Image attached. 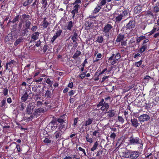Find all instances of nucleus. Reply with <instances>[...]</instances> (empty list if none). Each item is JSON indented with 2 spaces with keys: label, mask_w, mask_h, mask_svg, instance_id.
Masks as SVG:
<instances>
[{
  "label": "nucleus",
  "mask_w": 159,
  "mask_h": 159,
  "mask_svg": "<svg viewBox=\"0 0 159 159\" xmlns=\"http://www.w3.org/2000/svg\"><path fill=\"white\" fill-rule=\"evenodd\" d=\"M73 22L72 21H70L68 22V23L66 27V29L68 30H71V28L73 26Z\"/></svg>",
  "instance_id": "obj_35"
},
{
  "label": "nucleus",
  "mask_w": 159,
  "mask_h": 159,
  "mask_svg": "<svg viewBox=\"0 0 159 159\" xmlns=\"http://www.w3.org/2000/svg\"><path fill=\"white\" fill-rule=\"evenodd\" d=\"M13 39V37L10 33L7 34L5 37L4 39V42L5 43L7 42L11 41Z\"/></svg>",
  "instance_id": "obj_17"
},
{
  "label": "nucleus",
  "mask_w": 159,
  "mask_h": 159,
  "mask_svg": "<svg viewBox=\"0 0 159 159\" xmlns=\"http://www.w3.org/2000/svg\"><path fill=\"white\" fill-rule=\"evenodd\" d=\"M145 39H146V37L145 36H140L139 37L137 38L136 39V42L137 43H139L141 40Z\"/></svg>",
  "instance_id": "obj_37"
},
{
  "label": "nucleus",
  "mask_w": 159,
  "mask_h": 159,
  "mask_svg": "<svg viewBox=\"0 0 159 159\" xmlns=\"http://www.w3.org/2000/svg\"><path fill=\"white\" fill-rule=\"evenodd\" d=\"M33 112V110L30 107H28L26 109V112L28 114H31Z\"/></svg>",
  "instance_id": "obj_46"
},
{
  "label": "nucleus",
  "mask_w": 159,
  "mask_h": 159,
  "mask_svg": "<svg viewBox=\"0 0 159 159\" xmlns=\"http://www.w3.org/2000/svg\"><path fill=\"white\" fill-rule=\"evenodd\" d=\"M120 14L123 16V19H125L128 16V11L126 9H125Z\"/></svg>",
  "instance_id": "obj_21"
},
{
  "label": "nucleus",
  "mask_w": 159,
  "mask_h": 159,
  "mask_svg": "<svg viewBox=\"0 0 159 159\" xmlns=\"http://www.w3.org/2000/svg\"><path fill=\"white\" fill-rule=\"evenodd\" d=\"M67 127V123L66 122L60 123L58 126V130L61 131L62 129H66Z\"/></svg>",
  "instance_id": "obj_13"
},
{
  "label": "nucleus",
  "mask_w": 159,
  "mask_h": 159,
  "mask_svg": "<svg viewBox=\"0 0 159 159\" xmlns=\"http://www.w3.org/2000/svg\"><path fill=\"white\" fill-rule=\"evenodd\" d=\"M150 119V116L147 114H142L139 117V120L140 122L148 121Z\"/></svg>",
  "instance_id": "obj_9"
},
{
  "label": "nucleus",
  "mask_w": 159,
  "mask_h": 159,
  "mask_svg": "<svg viewBox=\"0 0 159 159\" xmlns=\"http://www.w3.org/2000/svg\"><path fill=\"white\" fill-rule=\"evenodd\" d=\"M106 0H101L98 2L97 6L94 9L93 13H98L100 10L102 8L103 6H104L106 4Z\"/></svg>",
  "instance_id": "obj_5"
},
{
  "label": "nucleus",
  "mask_w": 159,
  "mask_h": 159,
  "mask_svg": "<svg viewBox=\"0 0 159 159\" xmlns=\"http://www.w3.org/2000/svg\"><path fill=\"white\" fill-rule=\"evenodd\" d=\"M129 144L130 145H139L140 147L143 146L142 140L138 137L133 134L129 137Z\"/></svg>",
  "instance_id": "obj_3"
},
{
  "label": "nucleus",
  "mask_w": 159,
  "mask_h": 159,
  "mask_svg": "<svg viewBox=\"0 0 159 159\" xmlns=\"http://www.w3.org/2000/svg\"><path fill=\"white\" fill-rule=\"evenodd\" d=\"M118 121L121 123V124H123L124 122V120L123 117L121 116H118Z\"/></svg>",
  "instance_id": "obj_48"
},
{
  "label": "nucleus",
  "mask_w": 159,
  "mask_h": 159,
  "mask_svg": "<svg viewBox=\"0 0 159 159\" xmlns=\"http://www.w3.org/2000/svg\"><path fill=\"white\" fill-rule=\"evenodd\" d=\"M78 11L75 10L74 9L72 10L71 11V13L72 14V17L74 18L75 17V14H77L78 13Z\"/></svg>",
  "instance_id": "obj_52"
},
{
  "label": "nucleus",
  "mask_w": 159,
  "mask_h": 159,
  "mask_svg": "<svg viewBox=\"0 0 159 159\" xmlns=\"http://www.w3.org/2000/svg\"><path fill=\"white\" fill-rule=\"evenodd\" d=\"M29 95L27 92H25L24 94L21 97V99L22 102H25L28 99Z\"/></svg>",
  "instance_id": "obj_20"
},
{
  "label": "nucleus",
  "mask_w": 159,
  "mask_h": 159,
  "mask_svg": "<svg viewBox=\"0 0 159 159\" xmlns=\"http://www.w3.org/2000/svg\"><path fill=\"white\" fill-rule=\"evenodd\" d=\"M20 15H17L11 21V22L14 23L19 21L20 20Z\"/></svg>",
  "instance_id": "obj_39"
},
{
  "label": "nucleus",
  "mask_w": 159,
  "mask_h": 159,
  "mask_svg": "<svg viewBox=\"0 0 159 159\" xmlns=\"http://www.w3.org/2000/svg\"><path fill=\"white\" fill-rule=\"evenodd\" d=\"M39 33L38 32H35L31 36V38L33 39L34 41L38 38L39 36Z\"/></svg>",
  "instance_id": "obj_24"
},
{
  "label": "nucleus",
  "mask_w": 159,
  "mask_h": 159,
  "mask_svg": "<svg viewBox=\"0 0 159 159\" xmlns=\"http://www.w3.org/2000/svg\"><path fill=\"white\" fill-rule=\"evenodd\" d=\"M116 111L114 110H110L106 113H108L107 116L108 118H111L114 116L115 115Z\"/></svg>",
  "instance_id": "obj_14"
},
{
  "label": "nucleus",
  "mask_w": 159,
  "mask_h": 159,
  "mask_svg": "<svg viewBox=\"0 0 159 159\" xmlns=\"http://www.w3.org/2000/svg\"><path fill=\"white\" fill-rule=\"evenodd\" d=\"M57 122L59 123H61L65 122V121L63 119H61L59 117L57 119Z\"/></svg>",
  "instance_id": "obj_55"
},
{
  "label": "nucleus",
  "mask_w": 159,
  "mask_h": 159,
  "mask_svg": "<svg viewBox=\"0 0 159 159\" xmlns=\"http://www.w3.org/2000/svg\"><path fill=\"white\" fill-rule=\"evenodd\" d=\"M86 141L90 143H92L93 142V140L92 138L89 137V134H87L86 137Z\"/></svg>",
  "instance_id": "obj_31"
},
{
  "label": "nucleus",
  "mask_w": 159,
  "mask_h": 159,
  "mask_svg": "<svg viewBox=\"0 0 159 159\" xmlns=\"http://www.w3.org/2000/svg\"><path fill=\"white\" fill-rule=\"evenodd\" d=\"M128 115V112L127 111H125L124 112V115H125V118L126 119V120L127 121V122L129 121V120L128 119V116H127Z\"/></svg>",
  "instance_id": "obj_56"
},
{
  "label": "nucleus",
  "mask_w": 159,
  "mask_h": 159,
  "mask_svg": "<svg viewBox=\"0 0 159 159\" xmlns=\"http://www.w3.org/2000/svg\"><path fill=\"white\" fill-rule=\"evenodd\" d=\"M92 23H87L85 24V30H89L91 29H92Z\"/></svg>",
  "instance_id": "obj_32"
},
{
  "label": "nucleus",
  "mask_w": 159,
  "mask_h": 159,
  "mask_svg": "<svg viewBox=\"0 0 159 159\" xmlns=\"http://www.w3.org/2000/svg\"><path fill=\"white\" fill-rule=\"evenodd\" d=\"M143 62V60L141 59L139 61L136 62L134 64V65L136 67H139L142 65Z\"/></svg>",
  "instance_id": "obj_40"
},
{
  "label": "nucleus",
  "mask_w": 159,
  "mask_h": 159,
  "mask_svg": "<svg viewBox=\"0 0 159 159\" xmlns=\"http://www.w3.org/2000/svg\"><path fill=\"white\" fill-rule=\"evenodd\" d=\"M135 26V22L133 20H130L128 23H127L125 28L126 30H129V31H132Z\"/></svg>",
  "instance_id": "obj_6"
},
{
  "label": "nucleus",
  "mask_w": 159,
  "mask_h": 159,
  "mask_svg": "<svg viewBox=\"0 0 159 159\" xmlns=\"http://www.w3.org/2000/svg\"><path fill=\"white\" fill-rule=\"evenodd\" d=\"M78 149L80 151H81L83 152L84 156H87L85 150L83 148L81 147H79Z\"/></svg>",
  "instance_id": "obj_53"
},
{
  "label": "nucleus",
  "mask_w": 159,
  "mask_h": 159,
  "mask_svg": "<svg viewBox=\"0 0 159 159\" xmlns=\"http://www.w3.org/2000/svg\"><path fill=\"white\" fill-rule=\"evenodd\" d=\"M107 67L104 69L102 71L99 73L98 74V76L100 75H101L105 73V72L107 71Z\"/></svg>",
  "instance_id": "obj_57"
},
{
  "label": "nucleus",
  "mask_w": 159,
  "mask_h": 159,
  "mask_svg": "<svg viewBox=\"0 0 159 159\" xmlns=\"http://www.w3.org/2000/svg\"><path fill=\"white\" fill-rule=\"evenodd\" d=\"M41 3L42 4H43V6L44 7H46L48 4L47 0H42Z\"/></svg>",
  "instance_id": "obj_59"
},
{
  "label": "nucleus",
  "mask_w": 159,
  "mask_h": 159,
  "mask_svg": "<svg viewBox=\"0 0 159 159\" xmlns=\"http://www.w3.org/2000/svg\"><path fill=\"white\" fill-rule=\"evenodd\" d=\"M147 16H154V15L153 13L150 11H148L146 14Z\"/></svg>",
  "instance_id": "obj_61"
},
{
  "label": "nucleus",
  "mask_w": 159,
  "mask_h": 159,
  "mask_svg": "<svg viewBox=\"0 0 159 159\" xmlns=\"http://www.w3.org/2000/svg\"><path fill=\"white\" fill-rule=\"evenodd\" d=\"M57 118L53 116L52 120L49 124V126H50V129L52 130H55L57 129Z\"/></svg>",
  "instance_id": "obj_7"
},
{
  "label": "nucleus",
  "mask_w": 159,
  "mask_h": 159,
  "mask_svg": "<svg viewBox=\"0 0 159 159\" xmlns=\"http://www.w3.org/2000/svg\"><path fill=\"white\" fill-rule=\"evenodd\" d=\"M48 45H45L42 49V50L43 53H45L48 48Z\"/></svg>",
  "instance_id": "obj_51"
},
{
  "label": "nucleus",
  "mask_w": 159,
  "mask_h": 159,
  "mask_svg": "<svg viewBox=\"0 0 159 159\" xmlns=\"http://www.w3.org/2000/svg\"><path fill=\"white\" fill-rule=\"evenodd\" d=\"M44 104L45 105V106L47 108V109H46V108L45 110L47 111L48 109L51 108L52 106L51 105V104L50 103V102H48L47 100L44 102Z\"/></svg>",
  "instance_id": "obj_27"
},
{
  "label": "nucleus",
  "mask_w": 159,
  "mask_h": 159,
  "mask_svg": "<svg viewBox=\"0 0 159 159\" xmlns=\"http://www.w3.org/2000/svg\"><path fill=\"white\" fill-rule=\"evenodd\" d=\"M8 90L7 88H4L3 90V93L4 96H6L8 94Z\"/></svg>",
  "instance_id": "obj_49"
},
{
  "label": "nucleus",
  "mask_w": 159,
  "mask_h": 159,
  "mask_svg": "<svg viewBox=\"0 0 159 159\" xmlns=\"http://www.w3.org/2000/svg\"><path fill=\"white\" fill-rule=\"evenodd\" d=\"M52 31L55 32V34L51 39L50 42L52 43H53L55 40L61 35L62 33V30L59 26H56L54 27Z\"/></svg>",
  "instance_id": "obj_4"
},
{
  "label": "nucleus",
  "mask_w": 159,
  "mask_h": 159,
  "mask_svg": "<svg viewBox=\"0 0 159 159\" xmlns=\"http://www.w3.org/2000/svg\"><path fill=\"white\" fill-rule=\"evenodd\" d=\"M86 73L87 71L83 72L80 75H79V77L81 79H83L85 78Z\"/></svg>",
  "instance_id": "obj_47"
},
{
  "label": "nucleus",
  "mask_w": 159,
  "mask_h": 159,
  "mask_svg": "<svg viewBox=\"0 0 159 159\" xmlns=\"http://www.w3.org/2000/svg\"><path fill=\"white\" fill-rule=\"evenodd\" d=\"M52 93L49 90H47L45 94V96L46 97V99L47 100L48 99H49L51 98Z\"/></svg>",
  "instance_id": "obj_26"
},
{
  "label": "nucleus",
  "mask_w": 159,
  "mask_h": 159,
  "mask_svg": "<svg viewBox=\"0 0 159 159\" xmlns=\"http://www.w3.org/2000/svg\"><path fill=\"white\" fill-rule=\"evenodd\" d=\"M109 105L108 103L104 102L103 105L101 107L100 109L102 111H107L109 107Z\"/></svg>",
  "instance_id": "obj_19"
},
{
  "label": "nucleus",
  "mask_w": 159,
  "mask_h": 159,
  "mask_svg": "<svg viewBox=\"0 0 159 159\" xmlns=\"http://www.w3.org/2000/svg\"><path fill=\"white\" fill-rule=\"evenodd\" d=\"M46 18L45 17L44 18L43 21V23L42 25L44 28H47L49 24L48 21L46 20Z\"/></svg>",
  "instance_id": "obj_30"
},
{
  "label": "nucleus",
  "mask_w": 159,
  "mask_h": 159,
  "mask_svg": "<svg viewBox=\"0 0 159 159\" xmlns=\"http://www.w3.org/2000/svg\"><path fill=\"white\" fill-rule=\"evenodd\" d=\"M67 117V116L66 114H63L62 115L60 116L59 117L62 119H63L65 121H66V118Z\"/></svg>",
  "instance_id": "obj_64"
},
{
  "label": "nucleus",
  "mask_w": 159,
  "mask_h": 159,
  "mask_svg": "<svg viewBox=\"0 0 159 159\" xmlns=\"http://www.w3.org/2000/svg\"><path fill=\"white\" fill-rule=\"evenodd\" d=\"M31 24V23L30 21L28 20H25V25L26 28L25 29V30H27L28 29L30 28Z\"/></svg>",
  "instance_id": "obj_33"
},
{
  "label": "nucleus",
  "mask_w": 159,
  "mask_h": 159,
  "mask_svg": "<svg viewBox=\"0 0 159 159\" xmlns=\"http://www.w3.org/2000/svg\"><path fill=\"white\" fill-rule=\"evenodd\" d=\"M113 23L112 22H108L106 24L102 29L103 34L107 38H109L113 30Z\"/></svg>",
  "instance_id": "obj_2"
},
{
  "label": "nucleus",
  "mask_w": 159,
  "mask_h": 159,
  "mask_svg": "<svg viewBox=\"0 0 159 159\" xmlns=\"http://www.w3.org/2000/svg\"><path fill=\"white\" fill-rule=\"evenodd\" d=\"M12 143L15 144L16 145V148L17 149V151L18 152H20V146L19 145L17 144L15 142H13Z\"/></svg>",
  "instance_id": "obj_54"
},
{
  "label": "nucleus",
  "mask_w": 159,
  "mask_h": 159,
  "mask_svg": "<svg viewBox=\"0 0 159 159\" xmlns=\"http://www.w3.org/2000/svg\"><path fill=\"white\" fill-rule=\"evenodd\" d=\"M125 38V35L123 34H119L117 37L116 41L117 43H119L122 41Z\"/></svg>",
  "instance_id": "obj_16"
},
{
  "label": "nucleus",
  "mask_w": 159,
  "mask_h": 159,
  "mask_svg": "<svg viewBox=\"0 0 159 159\" xmlns=\"http://www.w3.org/2000/svg\"><path fill=\"white\" fill-rule=\"evenodd\" d=\"M32 90L34 91L35 93V97H37V96L38 97L40 95L41 91L38 88L35 87L34 89V88H33Z\"/></svg>",
  "instance_id": "obj_22"
},
{
  "label": "nucleus",
  "mask_w": 159,
  "mask_h": 159,
  "mask_svg": "<svg viewBox=\"0 0 159 159\" xmlns=\"http://www.w3.org/2000/svg\"><path fill=\"white\" fill-rule=\"evenodd\" d=\"M43 141L46 144H48L51 143V140L48 138H45V139L43 140Z\"/></svg>",
  "instance_id": "obj_45"
},
{
  "label": "nucleus",
  "mask_w": 159,
  "mask_h": 159,
  "mask_svg": "<svg viewBox=\"0 0 159 159\" xmlns=\"http://www.w3.org/2000/svg\"><path fill=\"white\" fill-rule=\"evenodd\" d=\"M147 48V45H142L141 47L139 50L138 51V52L141 54H142L143 53Z\"/></svg>",
  "instance_id": "obj_25"
},
{
  "label": "nucleus",
  "mask_w": 159,
  "mask_h": 159,
  "mask_svg": "<svg viewBox=\"0 0 159 159\" xmlns=\"http://www.w3.org/2000/svg\"><path fill=\"white\" fill-rule=\"evenodd\" d=\"M102 152H103L102 150H99L98 151H97L96 156L98 157V156H99L100 155L102 154Z\"/></svg>",
  "instance_id": "obj_62"
},
{
  "label": "nucleus",
  "mask_w": 159,
  "mask_h": 159,
  "mask_svg": "<svg viewBox=\"0 0 159 159\" xmlns=\"http://www.w3.org/2000/svg\"><path fill=\"white\" fill-rule=\"evenodd\" d=\"M139 155L138 151L127 150L123 152L122 157L128 159H139Z\"/></svg>",
  "instance_id": "obj_1"
},
{
  "label": "nucleus",
  "mask_w": 159,
  "mask_h": 159,
  "mask_svg": "<svg viewBox=\"0 0 159 159\" xmlns=\"http://www.w3.org/2000/svg\"><path fill=\"white\" fill-rule=\"evenodd\" d=\"M114 56L116 59H117V60L120 59L121 57L120 54L119 53H117Z\"/></svg>",
  "instance_id": "obj_60"
},
{
  "label": "nucleus",
  "mask_w": 159,
  "mask_h": 159,
  "mask_svg": "<svg viewBox=\"0 0 159 159\" xmlns=\"http://www.w3.org/2000/svg\"><path fill=\"white\" fill-rule=\"evenodd\" d=\"M47 111V110H45L43 108H40L35 109L34 111L33 114L34 116H39L40 113H44Z\"/></svg>",
  "instance_id": "obj_10"
},
{
  "label": "nucleus",
  "mask_w": 159,
  "mask_h": 159,
  "mask_svg": "<svg viewBox=\"0 0 159 159\" xmlns=\"http://www.w3.org/2000/svg\"><path fill=\"white\" fill-rule=\"evenodd\" d=\"M39 1L38 0H34L33 3L31 5L32 7H34L36 5V7L37 8L39 7Z\"/></svg>",
  "instance_id": "obj_42"
},
{
  "label": "nucleus",
  "mask_w": 159,
  "mask_h": 159,
  "mask_svg": "<svg viewBox=\"0 0 159 159\" xmlns=\"http://www.w3.org/2000/svg\"><path fill=\"white\" fill-rule=\"evenodd\" d=\"M81 52L79 50L76 51L75 53L73 55L72 57L73 58L75 59L77 58L81 54Z\"/></svg>",
  "instance_id": "obj_36"
},
{
  "label": "nucleus",
  "mask_w": 159,
  "mask_h": 159,
  "mask_svg": "<svg viewBox=\"0 0 159 159\" xmlns=\"http://www.w3.org/2000/svg\"><path fill=\"white\" fill-rule=\"evenodd\" d=\"M74 34L71 38V39L73 42H75L77 39L78 35L76 31H74Z\"/></svg>",
  "instance_id": "obj_28"
},
{
  "label": "nucleus",
  "mask_w": 159,
  "mask_h": 159,
  "mask_svg": "<svg viewBox=\"0 0 159 159\" xmlns=\"http://www.w3.org/2000/svg\"><path fill=\"white\" fill-rule=\"evenodd\" d=\"M104 40V39L103 37L102 36H98L96 40V41L99 43H102Z\"/></svg>",
  "instance_id": "obj_34"
},
{
  "label": "nucleus",
  "mask_w": 159,
  "mask_h": 159,
  "mask_svg": "<svg viewBox=\"0 0 159 159\" xmlns=\"http://www.w3.org/2000/svg\"><path fill=\"white\" fill-rule=\"evenodd\" d=\"M60 131H56L53 134V136L56 139L59 138L61 139V135L62 134V132Z\"/></svg>",
  "instance_id": "obj_18"
},
{
  "label": "nucleus",
  "mask_w": 159,
  "mask_h": 159,
  "mask_svg": "<svg viewBox=\"0 0 159 159\" xmlns=\"http://www.w3.org/2000/svg\"><path fill=\"white\" fill-rule=\"evenodd\" d=\"M25 106H26L25 104L23 103H21L20 104V110L21 111H23Z\"/></svg>",
  "instance_id": "obj_58"
},
{
  "label": "nucleus",
  "mask_w": 159,
  "mask_h": 159,
  "mask_svg": "<svg viewBox=\"0 0 159 159\" xmlns=\"http://www.w3.org/2000/svg\"><path fill=\"white\" fill-rule=\"evenodd\" d=\"M20 31V30H18L16 27L13 26L11 29L10 34L13 37L16 38L19 36Z\"/></svg>",
  "instance_id": "obj_8"
},
{
  "label": "nucleus",
  "mask_w": 159,
  "mask_h": 159,
  "mask_svg": "<svg viewBox=\"0 0 159 159\" xmlns=\"http://www.w3.org/2000/svg\"><path fill=\"white\" fill-rule=\"evenodd\" d=\"M93 120L94 119L93 118H89L87 120L84 121L82 126H88L92 123Z\"/></svg>",
  "instance_id": "obj_15"
},
{
  "label": "nucleus",
  "mask_w": 159,
  "mask_h": 159,
  "mask_svg": "<svg viewBox=\"0 0 159 159\" xmlns=\"http://www.w3.org/2000/svg\"><path fill=\"white\" fill-rule=\"evenodd\" d=\"M122 19H123V16H121L120 14L116 18V21L119 22Z\"/></svg>",
  "instance_id": "obj_44"
},
{
  "label": "nucleus",
  "mask_w": 159,
  "mask_h": 159,
  "mask_svg": "<svg viewBox=\"0 0 159 159\" xmlns=\"http://www.w3.org/2000/svg\"><path fill=\"white\" fill-rule=\"evenodd\" d=\"M131 122V125L134 128H137L139 125V123L136 118H131L130 120Z\"/></svg>",
  "instance_id": "obj_12"
},
{
  "label": "nucleus",
  "mask_w": 159,
  "mask_h": 159,
  "mask_svg": "<svg viewBox=\"0 0 159 159\" xmlns=\"http://www.w3.org/2000/svg\"><path fill=\"white\" fill-rule=\"evenodd\" d=\"M30 16L29 15H26V14H23L21 16L20 19L21 20H25L26 19H29Z\"/></svg>",
  "instance_id": "obj_41"
},
{
  "label": "nucleus",
  "mask_w": 159,
  "mask_h": 159,
  "mask_svg": "<svg viewBox=\"0 0 159 159\" xmlns=\"http://www.w3.org/2000/svg\"><path fill=\"white\" fill-rule=\"evenodd\" d=\"M110 77L109 76H103L102 79V80H100L99 81L101 82V83H102L104 82H107V81L108 80V78Z\"/></svg>",
  "instance_id": "obj_38"
},
{
  "label": "nucleus",
  "mask_w": 159,
  "mask_h": 159,
  "mask_svg": "<svg viewBox=\"0 0 159 159\" xmlns=\"http://www.w3.org/2000/svg\"><path fill=\"white\" fill-rule=\"evenodd\" d=\"M99 145L98 142L96 141L94 143L93 147L91 148L90 150L92 151H93L95 150L98 147V146Z\"/></svg>",
  "instance_id": "obj_29"
},
{
  "label": "nucleus",
  "mask_w": 159,
  "mask_h": 159,
  "mask_svg": "<svg viewBox=\"0 0 159 159\" xmlns=\"http://www.w3.org/2000/svg\"><path fill=\"white\" fill-rule=\"evenodd\" d=\"M23 38L22 37H20L18 39H16L14 43V46H17V45L19 44L20 43L23 42Z\"/></svg>",
  "instance_id": "obj_23"
},
{
  "label": "nucleus",
  "mask_w": 159,
  "mask_h": 159,
  "mask_svg": "<svg viewBox=\"0 0 159 159\" xmlns=\"http://www.w3.org/2000/svg\"><path fill=\"white\" fill-rule=\"evenodd\" d=\"M104 103V100L103 98L99 102V103L97 105V107H99L101 106L102 107Z\"/></svg>",
  "instance_id": "obj_50"
},
{
  "label": "nucleus",
  "mask_w": 159,
  "mask_h": 159,
  "mask_svg": "<svg viewBox=\"0 0 159 159\" xmlns=\"http://www.w3.org/2000/svg\"><path fill=\"white\" fill-rule=\"evenodd\" d=\"M152 78L149 75H146L144 78V80L146 83H148L149 82V80L150 79H152Z\"/></svg>",
  "instance_id": "obj_43"
},
{
  "label": "nucleus",
  "mask_w": 159,
  "mask_h": 159,
  "mask_svg": "<svg viewBox=\"0 0 159 159\" xmlns=\"http://www.w3.org/2000/svg\"><path fill=\"white\" fill-rule=\"evenodd\" d=\"M75 92V90L74 91L73 90H71L69 93V95L70 97L73 95Z\"/></svg>",
  "instance_id": "obj_63"
},
{
  "label": "nucleus",
  "mask_w": 159,
  "mask_h": 159,
  "mask_svg": "<svg viewBox=\"0 0 159 159\" xmlns=\"http://www.w3.org/2000/svg\"><path fill=\"white\" fill-rule=\"evenodd\" d=\"M142 6L141 5L138 4L134 8V13L136 14H140L142 11Z\"/></svg>",
  "instance_id": "obj_11"
}]
</instances>
